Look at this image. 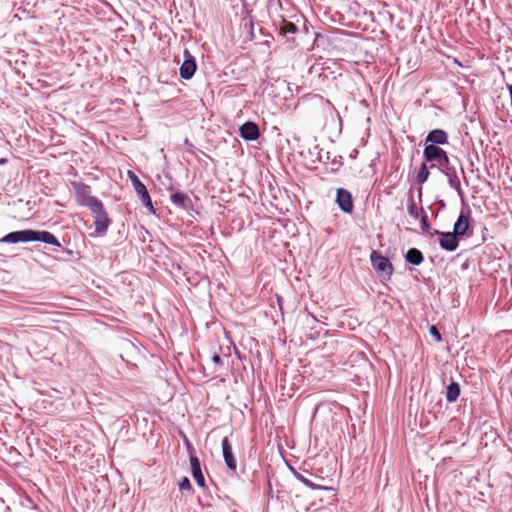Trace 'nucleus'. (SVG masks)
<instances>
[{
  "instance_id": "1",
  "label": "nucleus",
  "mask_w": 512,
  "mask_h": 512,
  "mask_svg": "<svg viewBox=\"0 0 512 512\" xmlns=\"http://www.w3.org/2000/svg\"><path fill=\"white\" fill-rule=\"evenodd\" d=\"M29 241H42L44 243L60 247L58 239L48 231L21 230L7 234L2 238V242L18 243Z\"/></svg>"
},
{
  "instance_id": "2",
  "label": "nucleus",
  "mask_w": 512,
  "mask_h": 512,
  "mask_svg": "<svg viewBox=\"0 0 512 512\" xmlns=\"http://www.w3.org/2000/svg\"><path fill=\"white\" fill-rule=\"evenodd\" d=\"M370 261L382 281L391 279L394 267L387 257L383 256L379 251L373 250L370 254Z\"/></svg>"
},
{
  "instance_id": "3",
  "label": "nucleus",
  "mask_w": 512,
  "mask_h": 512,
  "mask_svg": "<svg viewBox=\"0 0 512 512\" xmlns=\"http://www.w3.org/2000/svg\"><path fill=\"white\" fill-rule=\"evenodd\" d=\"M91 212L95 216L94 225L97 233H105L110 226V219L104 209V205L100 200H91Z\"/></svg>"
},
{
  "instance_id": "4",
  "label": "nucleus",
  "mask_w": 512,
  "mask_h": 512,
  "mask_svg": "<svg viewBox=\"0 0 512 512\" xmlns=\"http://www.w3.org/2000/svg\"><path fill=\"white\" fill-rule=\"evenodd\" d=\"M423 154H424V157L426 158V160L437 161L441 169L448 168L449 158H448L446 151H444L442 148H439L436 145L430 144L424 148Z\"/></svg>"
},
{
  "instance_id": "5",
  "label": "nucleus",
  "mask_w": 512,
  "mask_h": 512,
  "mask_svg": "<svg viewBox=\"0 0 512 512\" xmlns=\"http://www.w3.org/2000/svg\"><path fill=\"white\" fill-rule=\"evenodd\" d=\"M432 234L439 236V245L446 251H454L459 245L458 236L454 232H440L435 230Z\"/></svg>"
},
{
  "instance_id": "6",
  "label": "nucleus",
  "mask_w": 512,
  "mask_h": 512,
  "mask_svg": "<svg viewBox=\"0 0 512 512\" xmlns=\"http://www.w3.org/2000/svg\"><path fill=\"white\" fill-rule=\"evenodd\" d=\"M184 56H185V60L180 67V76L183 79L188 80V79H191L193 77V75L195 74L197 65H196L194 57L191 55V53L187 49H185V51H184Z\"/></svg>"
},
{
  "instance_id": "7",
  "label": "nucleus",
  "mask_w": 512,
  "mask_h": 512,
  "mask_svg": "<svg viewBox=\"0 0 512 512\" xmlns=\"http://www.w3.org/2000/svg\"><path fill=\"white\" fill-rule=\"evenodd\" d=\"M336 203L345 213H351L353 210V199L351 193L343 188L337 189Z\"/></svg>"
},
{
  "instance_id": "8",
  "label": "nucleus",
  "mask_w": 512,
  "mask_h": 512,
  "mask_svg": "<svg viewBox=\"0 0 512 512\" xmlns=\"http://www.w3.org/2000/svg\"><path fill=\"white\" fill-rule=\"evenodd\" d=\"M221 445H222L224 461H225L228 469L230 471H232L233 473H235L237 470V462H236V459L232 452V446L227 437L223 438Z\"/></svg>"
},
{
  "instance_id": "9",
  "label": "nucleus",
  "mask_w": 512,
  "mask_h": 512,
  "mask_svg": "<svg viewBox=\"0 0 512 512\" xmlns=\"http://www.w3.org/2000/svg\"><path fill=\"white\" fill-rule=\"evenodd\" d=\"M240 135L248 141L257 140L260 136L259 127L256 123L248 121L240 127Z\"/></svg>"
},
{
  "instance_id": "10",
  "label": "nucleus",
  "mask_w": 512,
  "mask_h": 512,
  "mask_svg": "<svg viewBox=\"0 0 512 512\" xmlns=\"http://www.w3.org/2000/svg\"><path fill=\"white\" fill-rule=\"evenodd\" d=\"M190 465L192 476L195 479L196 483L200 487H205V479L203 473L201 471L200 461L196 455H191L190 457Z\"/></svg>"
},
{
  "instance_id": "11",
  "label": "nucleus",
  "mask_w": 512,
  "mask_h": 512,
  "mask_svg": "<svg viewBox=\"0 0 512 512\" xmlns=\"http://www.w3.org/2000/svg\"><path fill=\"white\" fill-rule=\"evenodd\" d=\"M77 201L83 206L89 207L91 210V200H98L97 198L90 195V187L87 185H79L76 191Z\"/></svg>"
},
{
  "instance_id": "12",
  "label": "nucleus",
  "mask_w": 512,
  "mask_h": 512,
  "mask_svg": "<svg viewBox=\"0 0 512 512\" xmlns=\"http://www.w3.org/2000/svg\"><path fill=\"white\" fill-rule=\"evenodd\" d=\"M469 226H470L469 217L467 215H465L464 213H461L459 215L457 221L454 224L453 232L457 236H463L467 232Z\"/></svg>"
},
{
  "instance_id": "13",
  "label": "nucleus",
  "mask_w": 512,
  "mask_h": 512,
  "mask_svg": "<svg viewBox=\"0 0 512 512\" xmlns=\"http://www.w3.org/2000/svg\"><path fill=\"white\" fill-rule=\"evenodd\" d=\"M426 142L431 144H446L448 142L447 133L441 129L432 130L426 137Z\"/></svg>"
},
{
  "instance_id": "14",
  "label": "nucleus",
  "mask_w": 512,
  "mask_h": 512,
  "mask_svg": "<svg viewBox=\"0 0 512 512\" xmlns=\"http://www.w3.org/2000/svg\"><path fill=\"white\" fill-rule=\"evenodd\" d=\"M136 193L139 195L141 202L150 210L153 212V204L151 197L147 191L146 186L142 183L141 185H137V187L134 188Z\"/></svg>"
},
{
  "instance_id": "15",
  "label": "nucleus",
  "mask_w": 512,
  "mask_h": 512,
  "mask_svg": "<svg viewBox=\"0 0 512 512\" xmlns=\"http://www.w3.org/2000/svg\"><path fill=\"white\" fill-rule=\"evenodd\" d=\"M293 473L297 480H299L301 483H303L304 485H306L307 487H309L312 490H329V491L334 490L333 487H327V486L315 484L314 482H312L308 478L304 477L301 473L297 472L296 470H293Z\"/></svg>"
},
{
  "instance_id": "16",
  "label": "nucleus",
  "mask_w": 512,
  "mask_h": 512,
  "mask_svg": "<svg viewBox=\"0 0 512 512\" xmlns=\"http://www.w3.org/2000/svg\"><path fill=\"white\" fill-rule=\"evenodd\" d=\"M405 259L412 265H420L423 262V254L416 248H410L405 255Z\"/></svg>"
},
{
  "instance_id": "17",
  "label": "nucleus",
  "mask_w": 512,
  "mask_h": 512,
  "mask_svg": "<svg viewBox=\"0 0 512 512\" xmlns=\"http://www.w3.org/2000/svg\"><path fill=\"white\" fill-rule=\"evenodd\" d=\"M171 201L182 208H186L188 203L190 202L189 197L185 193L175 192L171 194Z\"/></svg>"
},
{
  "instance_id": "18",
  "label": "nucleus",
  "mask_w": 512,
  "mask_h": 512,
  "mask_svg": "<svg viewBox=\"0 0 512 512\" xmlns=\"http://www.w3.org/2000/svg\"><path fill=\"white\" fill-rule=\"evenodd\" d=\"M460 395V387L456 382H452L447 387L446 399L448 402H455Z\"/></svg>"
},
{
  "instance_id": "19",
  "label": "nucleus",
  "mask_w": 512,
  "mask_h": 512,
  "mask_svg": "<svg viewBox=\"0 0 512 512\" xmlns=\"http://www.w3.org/2000/svg\"><path fill=\"white\" fill-rule=\"evenodd\" d=\"M224 365L223 358L217 353L214 352L210 358L209 367L211 368L213 373L218 372Z\"/></svg>"
},
{
  "instance_id": "20",
  "label": "nucleus",
  "mask_w": 512,
  "mask_h": 512,
  "mask_svg": "<svg viewBox=\"0 0 512 512\" xmlns=\"http://www.w3.org/2000/svg\"><path fill=\"white\" fill-rule=\"evenodd\" d=\"M297 30H298V28L294 23L286 21V20L283 21V24L280 27V32L283 35H286L289 33L294 34L297 32Z\"/></svg>"
},
{
  "instance_id": "21",
  "label": "nucleus",
  "mask_w": 512,
  "mask_h": 512,
  "mask_svg": "<svg viewBox=\"0 0 512 512\" xmlns=\"http://www.w3.org/2000/svg\"><path fill=\"white\" fill-rule=\"evenodd\" d=\"M429 177V171L425 163L422 164L420 170L417 173V182L423 184Z\"/></svg>"
},
{
  "instance_id": "22",
  "label": "nucleus",
  "mask_w": 512,
  "mask_h": 512,
  "mask_svg": "<svg viewBox=\"0 0 512 512\" xmlns=\"http://www.w3.org/2000/svg\"><path fill=\"white\" fill-rule=\"evenodd\" d=\"M429 333L431 334V336L434 337V339L437 341V342H441L442 340V336L439 332V330L437 329V327L435 325H431L430 328H429Z\"/></svg>"
},
{
  "instance_id": "23",
  "label": "nucleus",
  "mask_w": 512,
  "mask_h": 512,
  "mask_svg": "<svg viewBox=\"0 0 512 512\" xmlns=\"http://www.w3.org/2000/svg\"><path fill=\"white\" fill-rule=\"evenodd\" d=\"M180 490H192L191 483L187 477H184L179 483Z\"/></svg>"
},
{
  "instance_id": "24",
  "label": "nucleus",
  "mask_w": 512,
  "mask_h": 512,
  "mask_svg": "<svg viewBox=\"0 0 512 512\" xmlns=\"http://www.w3.org/2000/svg\"><path fill=\"white\" fill-rule=\"evenodd\" d=\"M421 226H422V230L425 231V232L429 231V229H430V224H429V221H428V216L426 214L422 215Z\"/></svg>"
},
{
  "instance_id": "25",
  "label": "nucleus",
  "mask_w": 512,
  "mask_h": 512,
  "mask_svg": "<svg viewBox=\"0 0 512 512\" xmlns=\"http://www.w3.org/2000/svg\"><path fill=\"white\" fill-rule=\"evenodd\" d=\"M409 211H410V214H411L413 217H415V218H417V217H418V210H417L415 207H411V208L409 209Z\"/></svg>"
},
{
  "instance_id": "26",
  "label": "nucleus",
  "mask_w": 512,
  "mask_h": 512,
  "mask_svg": "<svg viewBox=\"0 0 512 512\" xmlns=\"http://www.w3.org/2000/svg\"><path fill=\"white\" fill-rule=\"evenodd\" d=\"M131 182H132L134 188L137 187V185L142 184L141 180L138 177H135V179H133Z\"/></svg>"
},
{
  "instance_id": "27",
  "label": "nucleus",
  "mask_w": 512,
  "mask_h": 512,
  "mask_svg": "<svg viewBox=\"0 0 512 512\" xmlns=\"http://www.w3.org/2000/svg\"><path fill=\"white\" fill-rule=\"evenodd\" d=\"M128 176L130 178V180L132 181L133 179H135V177H138L134 172L132 171H128Z\"/></svg>"
},
{
  "instance_id": "28",
  "label": "nucleus",
  "mask_w": 512,
  "mask_h": 512,
  "mask_svg": "<svg viewBox=\"0 0 512 512\" xmlns=\"http://www.w3.org/2000/svg\"><path fill=\"white\" fill-rule=\"evenodd\" d=\"M508 90H509V93H510V96H511V104H512V84L508 85Z\"/></svg>"
}]
</instances>
